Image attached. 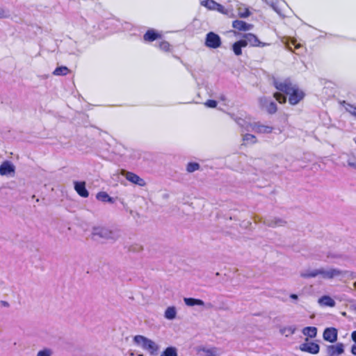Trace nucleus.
Returning <instances> with one entry per match:
<instances>
[{
  "instance_id": "obj_1",
  "label": "nucleus",
  "mask_w": 356,
  "mask_h": 356,
  "mask_svg": "<svg viewBox=\"0 0 356 356\" xmlns=\"http://www.w3.org/2000/svg\"><path fill=\"white\" fill-rule=\"evenodd\" d=\"M273 85L280 92L289 95V102L291 105L298 104L305 97L304 92L293 84L289 79H273Z\"/></svg>"
},
{
  "instance_id": "obj_2",
  "label": "nucleus",
  "mask_w": 356,
  "mask_h": 356,
  "mask_svg": "<svg viewBox=\"0 0 356 356\" xmlns=\"http://www.w3.org/2000/svg\"><path fill=\"white\" fill-rule=\"evenodd\" d=\"M92 236L94 238H102L107 241H116L119 234L115 230H111L105 227H94L92 229Z\"/></svg>"
},
{
  "instance_id": "obj_3",
  "label": "nucleus",
  "mask_w": 356,
  "mask_h": 356,
  "mask_svg": "<svg viewBox=\"0 0 356 356\" xmlns=\"http://www.w3.org/2000/svg\"><path fill=\"white\" fill-rule=\"evenodd\" d=\"M134 342L147 351L151 355H156L159 346L152 340L142 335H136L134 339Z\"/></svg>"
},
{
  "instance_id": "obj_4",
  "label": "nucleus",
  "mask_w": 356,
  "mask_h": 356,
  "mask_svg": "<svg viewBox=\"0 0 356 356\" xmlns=\"http://www.w3.org/2000/svg\"><path fill=\"white\" fill-rule=\"evenodd\" d=\"M318 276H321L323 279H332L335 277L340 276L343 274V272L338 269L334 268H317Z\"/></svg>"
},
{
  "instance_id": "obj_5",
  "label": "nucleus",
  "mask_w": 356,
  "mask_h": 356,
  "mask_svg": "<svg viewBox=\"0 0 356 356\" xmlns=\"http://www.w3.org/2000/svg\"><path fill=\"white\" fill-rule=\"evenodd\" d=\"M204 44L209 48L217 49L222 44L221 38L218 34L211 31L206 35Z\"/></svg>"
},
{
  "instance_id": "obj_6",
  "label": "nucleus",
  "mask_w": 356,
  "mask_h": 356,
  "mask_svg": "<svg viewBox=\"0 0 356 356\" xmlns=\"http://www.w3.org/2000/svg\"><path fill=\"white\" fill-rule=\"evenodd\" d=\"M245 129L247 131H254L258 134H270L273 131V127L260 122H254L252 124H247Z\"/></svg>"
},
{
  "instance_id": "obj_7",
  "label": "nucleus",
  "mask_w": 356,
  "mask_h": 356,
  "mask_svg": "<svg viewBox=\"0 0 356 356\" xmlns=\"http://www.w3.org/2000/svg\"><path fill=\"white\" fill-rule=\"evenodd\" d=\"M259 104L261 107L270 114H273L277 111L276 103L269 98L265 97L260 98Z\"/></svg>"
},
{
  "instance_id": "obj_8",
  "label": "nucleus",
  "mask_w": 356,
  "mask_h": 356,
  "mask_svg": "<svg viewBox=\"0 0 356 356\" xmlns=\"http://www.w3.org/2000/svg\"><path fill=\"white\" fill-rule=\"evenodd\" d=\"M242 41L245 42V47L248 45L253 47L264 46L265 44L261 42L257 37L252 33H245L243 35Z\"/></svg>"
},
{
  "instance_id": "obj_9",
  "label": "nucleus",
  "mask_w": 356,
  "mask_h": 356,
  "mask_svg": "<svg viewBox=\"0 0 356 356\" xmlns=\"http://www.w3.org/2000/svg\"><path fill=\"white\" fill-rule=\"evenodd\" d=\"M264 223L268 227H277L284 226L286 222L280 218L268 216L265 218Z\"/></svg>"
},
{
  "instance_id": "obj_10",
  "label": "nucleus",
  "mask_w": 356,
  "mask_h": 356,
  "mask_svg": "<svg viewBox=\"0 0 356 356\" xmlns=\"http://www.w3.org/2000/svg\"><path fill=\"white\" fill-rule=\"evenodd\" d=\"M323 339L330 343H334L337 339V330L334 327H328L324 330Z\"/></svg>"
},
{
  "instance_id": "obj_11",
  "label": "nucleus",
  "mask_w": 356,
  "mask_h": 356,
  "mask_svg": "<svg viewBox=\"0 0 356 356\" xmlns=\"http://www.w3.org/2000/svg\"><path fill=\"white\" fill-rule=\"evenodd\" d=\"M301 350L312 354H316L319 352V346L314 342L304 343L300 345Z\"/></svg>"
},
{
  "instance_id": "obj_12",
  "label": "nucleus",
  "mask_w": 356,
  "mask_h": 356,
  "mask_svg": "<svg viewBox=\"0 0 356 356\" xmlns=\"http://www.w3.org/2000/svg\"><path fill=\"white\" fill-rule=\"evenodd\" d=\"M124 176L128 181L133 184H137L140 186L145 185V181L135 173L127 172Z\"/></svg>"
},
{
  "instance_id": "obj_13",
  "label": "nucleus",
  "mask_w": 356,
  "mask_h": 356,
  "mask_svg": "<svg viewBox=\"0 0 356 356\" xmlns=\"http://www.w3.org/2000/svg\"><path fill=\"white\" fill-rule=\"evenodd\" d=\"M343 351V345L342 343L330 345L327 348V354L330 356L339 355L342 354Z\"/></svg>"
},
{
  "instance_id": "obj_14",
  "label": "nucleus",
  "mask_w": 356,
  "mask_h": 356,
  "mask_svg": "<svg viewBox=\"0 0 356 356\" xmlns=\"http://www.w3.org/2000/svg\"><path fill=\"white\" fill-rule=\"evenodd\" d=\"M74 189L81 197H88L89 195V193L86 188V183L84 181H75Z\"/></svg>"
},
{
  "instance_id": "obj_15",
  "label": "nucleus",
  "mask_w": 356,
  "mask_h": 356,
  "mask_svg": "<svg viewBox=\"0 0 356 356\" xmlns=\"http://www.w3.org/2000/svg\"><path fill=\"white\" fill-rule=\"evenodd\" d=\"M15 166L10 161H4L0 165V174L1 175H9L14 173Z\"/></svg>"
},
{
  "instance_id": "obj_16",
  "label": "nucleus",
  "mask_w": 356,
  "mask_h": 356,
  "mask_svg": "<svg viewBox=\"0 0 356 356\" xmlns=\"http://www.w3.org/2000/svg\"><path fill=\"white\" fill-rule=\"evenodd\" d=\"M232 26L238 31H248L252 28V25L241 20H235L232 23Z\"/></svg>"
},
{
  "instance_id": "obj_17",
  "label": "nucleus",
  "mask_w": 356,
  "mask_h": 356,
  "mask_svg": "<svg viewBox=\"0 0 356 356\" xmlns=\"http://www.w3.org/2000/svg\"><path fill=\"white\" fill-rule=\"evenodd\" d=\"M318 304L323 307H333L335 306V301L329 296H323L318 300Z\"/></svg>"
},
{
  "instance_id": "obj_18",
  "label": "nucleus",
  "mask_w": 356,
  "mask_h": 356,
  "mask_svg": "<svg viewBox=\"0 0 356 356\" xmlns=\"http://www.w3.org/2000/svg\"><path fill=\"white\" fill-rule=\"evenodd\" d=\"M300 277L305 279L314 278L318 277L317 268H307L300 272Z\"/></svg>"
},
{
  "instance_id": "obj_19",
  "label": "nucleus",
  "mask_w": 356,
  "mask_h": 356,
  "mask_svg": "<svg viewBox=\"0 0 356 356\" xmlns=\"http://www.w3.org/2000/svg\"><path fill=\"white\" fill-rule=\"evenodd\" d=\"M236 10L240 17L246 18L250 15L248 8L242 3L237 4Z\"/></svg>"
},
{
  "instance_id": "obj_20",
  "label": "nucleus",
  "mask_w": 356,
  "mask_h": 356,
  "mask_svg": "<svg viewBox=\"0 0 356 356\" xmlns=\"http://www.w3.org/2000/svg\"><path fill=\"white\" fill-rule=\"evenodd\" d=\"M160 37V35L157 33L154 30H148L143 35V39L147 42H152Z\"/></svg>"
},
{
  "instance_id": "obj_21",
  "label": "nucleus",
  "mask_w": 356,
  "mask_h": 356,
  "mask_svg": "<svg viewBox=\"0 0 356 356\" xmlns=\"http://www.w3.org/2000/svg\"><path fill=\"white\" fill-rule=\"evenodd\" d=\"M184 301L185 304L189 307H193V306H195V305H197V306H204V301H202L200 299H196V298H184Z\"/></svg>"
},
{
  "instance_id": "obj_22",
  "label": "nucleus",
  "mask_w": 356,
  "mask_h": 356,
  "mask_svg": "<svg viewBox=\"0 0 356 356\" xmlns=\"http://www.w3.org/2000/svg\"><path fill=\"white\" fill-rule=\"evenodd\" d=\"M245 47V42L244 41H242V40H241L238 42H236L233 44L232 49H233L234 54L236 56H240L242 54L241 48Z\"/></svg>"
},
{
  "instance_id": "obj_23",
  "label": "nucleus",
  "mask_w": 356,
  "mask_h": 356,
  "mask_svg": "<svg viewBox=\"0 0 356 356\" xmlns=\"http://www.w3.org/2000/svg\"><path fill=\"white\" fill-rule=\"evenodd\" d=\"M96 197L98 200L103 202H113V199L106 192H99L97 194Z\"/></svg>"
},
{
  "instance_id": "obj_24",
  "label": "nucleus",
  "mask_w": 356,
  "mask_h": 356,
  "mask_svg": "<svg viewBox=\"0 0 356 356\" xmlns=\"http://www.w3.org/2000/svg\"><path fill=\"white\" fill-rule=\"evenodd\" d=\"M302 334L310 338H314L316 336L317 329L316 327H306L302 330Z\"/></svg>"
},
{
  "instance_id": "obj_25",
  "label": "nucleus",
  "mask_w": 356,
  "mask_h": 356,
  "mask_svg": "<svg viewBox=\"0 0 356 356\" xmlns=\"http://www.w3.org/2000/svg\"><path fill=\"white\" fill-rule=\"evenodd\" d=\"M200 4L210 10H215L218 3L214 0H204L200 2Z\"/></svg>"
},
{
  "instance_id": "obj_26",
  "label": "nucleus",
  "mask_w": 356,
  "mask_h": 356,
  "mask_svg": "<svg viewBox=\"0 0 356 356\" xmlns=\"http://www.w3.org/2000/svg\"><path fill=\"white\" fill-rule=\"evenodd\" d=\"M177 312L175 307H169L165 312L164 316L168 320H172L176 317Z\"/></svg>"
},
{
  "instance_id": "obj_27",
  "label": "nucleus",
  "mask_w": 356,
  "mask_h": 356,
  "mask_svg": "<svg viewBox=\"0 0 356 356\" xmlns=\"http://www.w3.org/2000/svg\"><path fill=\"white\" fill-rule=\"evenodd\" d=\"M229 116L235 120V122L237 123L238 126H240L243 131H246L245 127H247V124H252V123H249L246 122L245 120L241 118H234V115L232 113H229Z\"/></svg>"
},
{
  "instance_id": "obj_28",
  "label": "nucleus",
  "mask_w": 356,
  "mask_h": 356,
  "mask_svg": "<svg viewBox=\"0 0 356 356\" xmlns=\"http://www.w3.org/2000/svg\"><path fill=\"white\" fill-rule=\"evenodd\" d=\"M160 356H178L177 348L172 346L168 347Z\"/></svg>"
},
{
  "instance_id": "obj_29",
  "label": "nucleus",
  "mask_w": 356,
  "mask_h": 356,
  "mask_svg": "<svg viewBox=\"0 0 356 356\" xmlns=\"http://www.w3.org/2000/svg\"><path fill=\"white\" fill-rule=\"evenodd\" d=\"M243 140L245 144H254L257 141V138L250 134H243Z\"/></svg>"
},
{
  "instance_id": "obj_30",
  "label": "nucleus",
  "mask_w": 356,
  "mask_h": 356,
  "mask_svg": "<svg viewBox=\"0 0 356 356\" xmlns=\"http://www.w3.org/2000/svg\"><path fill=\"white\" fill-rule=\"evenodd\" d=\"M69 72V69L65 66H61L56 67L53 74L56 76H64L67 74Z\"/></svg>"
},
{
  "instance_id": "obj_31",
  "label": "nucleus",
  "mask_w": 356,
  "mask_h": 356,
  "mask_svg": "<svg viewBox=\"0 0 356 356\" xmlns=\"http://www.w3.org/2000/svg\"><path fill=\"white\" fill-rule=\"evenodd\" d=\"M347 162L350 167L356 169V154H347Z\"/></svg>"
},
{
  "instance_id": "obj_32",
  "label": "nucleus",
  "mask_w": 356,
  "mask_h": 356,
  "mask_svg": "<svg viewBox=\"0 0 356 356\" xmlns=\"http://www.w3.org/2000/svg\"><path fill=\"white\" fill-rule=\"evenodd\" d=\"M342 104L344 106L346 111L350 113L352 115L356 117V106H355L354 105H352L350 104H348V103L346 102L345 101H343L342 102Z\"/></svg>"
},
{
  "instance_id": "obj_33",
  "label": "nucleus",
  "mask_w": 356,
  "mask_h": 356,
  "mask_svg": "<svg viewBox=\"0 0 356 356\" xmlns=\"http://www.w3.org/2000/svg\"><path fill=\"white\" fill-rule=\"evenodd\" d=\"M200 168V165L198 163L196 162H190L186 165V170L188 172H193L196 170H198Z\"/></svg>"
},
{
  "instance_id": "obj_34",
  "label": "nucleus",
  "mask_w": 356,
  "mask_h": 356,
  "mask_svg": "<svg viewBox=\"0 0 356 356\" xmlns=\"http://www.w3.org/2000/svg\"><path fill=\"white\" fill-rule=\"evenodd\" d=\"M202 350L207 356L219 355V350L216 348H204Z\"/></svg>"
},
{
  "instance_id": "obj_35",
  "label": "nucleus",
  "mask_w": 356,
  "mask_h": 356,
  "mask_svg": "<svg viewBox=\"0 0 356 356\" xmlns=\"http://www.w3.org/2000/svg\"><path fill=\"white\" fill-rule=\"evenodd\" d=\"M53 350L51 348H44L42 350H40L36 356H52L53 355Z\"/></svg>"
},
{
  "instance_id": "obj_36",
  "label": "nucleus",
  "mask_w": 356,
  "mask_h": 356,
  "mask_svg": "<svg viewBox=\"0 0 356 356\" xmlns=\"http://www.w3.org/2000/svg\"><path fill=\"white\" fill-rule=\"evenodd\" d=\"M159 47L161 50L163 51H170V44L167 41H161L159 43Z\"/></svg>"
},
{
  "instance_id": "obj_37",
  "label": "nucleus",
  "mask_w": 356,
  "mask_h": 356,
  "mask_svg": "<svg viewBox=\"0 0 356 356\" xmlns=\"http://www.w3.org/2000/svg\"><path fill=\"white\" fill-rule=\"evenodd\" d=\"M215 10H217L218 12H219L222 14H224V15H228L229 13L227 9H226L223 6H222L221 4H220L218 3L217 4V6H216V8Z\"/></svg>"
},
{
  "instance_id": "obj_38",
  "label": "nucleus",
  "mask_w": 356,
  "mask_h": 356,
  "mask_svg": "<svg viewBox=\"0 0 356 356\" xmlns=\"http://www.w3.org/2000/svg\"><path fill=\"white\" fill-rule=\"evenodd\" d=\"M274 97L281 104L285 103L286 101V97L281 93L276 92L275 93Z\"/></svg>"
},
{
  "instance_id": "obj_39",
  "label": "nucleus",
  "mask_w": 356,
  "mask_h": 356,
  "mask_svg": "<svg viewBox=\"0 0 356 356\" xmlns=\"http://www.w3.org/2000/svg\"><path fill=\"white\" fill-rule=\"evenodd\" d=\"M204 105L208 108H216L217 106V102L213 99H209L204 102Z\"/></svg>"
},
{
  "instance_id": "obj_40",
  "label": "nucleus",
  "mask_w": 356,
  "mask_h": 356,
  "mask_svg": "<svg viewBox=\"0 0 356 356\" xmlns=\"http://www.w3.org/2000/svg\"><path fill=\"white\" fill-rule=\"evenodd\" d=\"M270 4V6L273 7V8L277 13H280L279 10H277L274 1L273 0H270V2L268 3Z\"/></svg>"
},
{
  "instance_id": "obj_41",
  "label": "nucleus",
  "mask_w": 356,
  "mask_h": 356,
  "mask_svg": "<svg viewBox=\"0 0 356 356\" xmlns=\"http://www.w3.org/2000/svg\"><path fill=\"white\" fill-rule=\"evenodd\" d=\"M0 305L8 307L9 306V303L6 301L1 300L0 301Z\"/></svg>"
},
{
  "instance_id": "obj_42",
  "label": "nucleus",
  "mask_w": 356,
  "mask_h": 356,
  "mask_svg": "<svg viewBox=\"0 0 356 356\" xmlns=\"http://www.w3.org/2000/svg\"><path fill=\"white\" fill-rule=\"evenodd\" d=\"M351 338L356 344V331H353L351 334Z\"/></svg>"
},
{
  "instance_id": "obj_43",
  "label": "nucleus",
  "mask_w": 356,
  "mask_h": 356,
  "mask_svg": "<svg viewBox=\"0 0 356 356\" xmlns=\"http://www.w3.org/2000/svg\"><path fill=\"white\" fill-rule=\"evenodd\" d=\"M351 353L356 355V344H354L353 345L352 348H351Z\"/></svg>"
},
{
  "instance_id": "obj_44",
  "label": "nucleus",
  "mask_w": 356,
  "mask_h": 356,
  "mask_svg": "<svg viewBox=\"0 0 356 356\" xmlns=\"http://www.w3.org/2000/svg\"><path fill=\"white\" fill-rule=\"evenodd\" d=\"M290 298H292V299H294V300H297L298 299V296L296 294H291L290 295Z\"/></svg>"
},
{
  "instance_id": "obj_45",
  "label": "nucleus",
  "mask_w": 356,
  "mask_h": 356,
  "mask_svg": "<svg viewBox=\"0 0 356 356\" xmlns=\"http://www.w3.org/2000/svg\"><path fill=\"white\" fill-rule=\"evenodd\" d=\"M220 99L222 101H225V96L224 95H220Z\"/></svg>"
},
{
  "instance_id": "obj_46",
  "label": "nucleus",
  "mask_w": 356,
  "mask_h": 356,
  "mask_svg": "<svg viewBox=\"0 0 356 356\" xmlns=\"http://www.w3.org/2000/svg\"><path fill=\"white\" fill-rule=\"evenodd\" d=\"M293 44L295 45V48H299L300 46V44L296 45L294 42H293Z\"/></svg>"
},
{
  "instance_id": "obj_47",
  "label": "nucleus",
  "mask_w": 356,
  "mask_h": 356,
  "mask_svg": "<svg viewBox=\"0 0 356 356\" xmlns=\"http://www.w3.org/2000/svg\"><path fill=\"white\" fill-rule=\"evenodd\" d=\"M290 330H291V333H293V332H294V331H295V329H293V330H292V329H290Z\"/></svg>"
},
{
  "instance_id": "obj_48",
  "label": "nucleus",
  "mask_w": 356,
  "mask_h": 356,
  "mask_svg": "<svg viewBox=\"0 0 356 356\" xmlns=\"http://www.w3.org/2000/svg\"><path fill=\"white\" fill-rule=\"evenodd\" d=\"M353 286H354L355 288H356V282H354Z\"/></svg>"
},
{
  "instance_id": "obj_49",
  "label": "nucleus",
  "mask_w": 356,
  "mask_h": 356,
  "mask_svg": "<svg viewBox=\"0 0 356 356\" xmlns=\"http://www.w3.org/2000/svg\"><path fill=\"white\" fill-rule=\"evenodd\" d=\"M266 1L268 3V0H266Z\"/></svg>"
}]
</instances>
